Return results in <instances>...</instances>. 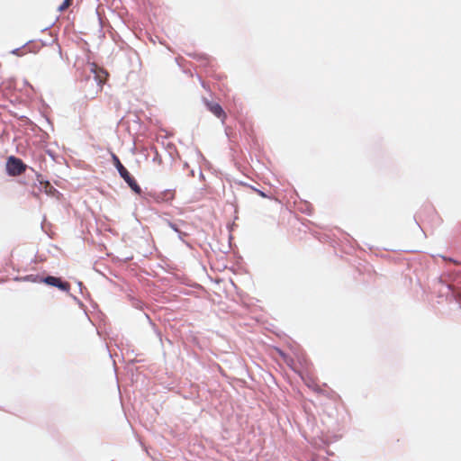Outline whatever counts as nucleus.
Returning <instances> with one entry per match:
<instances>
[{"mask_svg":"<svg viewBox=\"0 0 461 461\" xmlns=\"http://www.w3.org/2000/svg\"><path fill=\"white\" fill-rule=\"evenodd\" d=\"M113 164L115 167L117 168L120 176L122 178H124L125 176L128 177V175H130L129 171L123 167V165L121 163L119 158L115 155H112Z\"/></svg>","mask_w":461,"mask_h":461,"instance_id":"39448f33","label":"nucleus"},{"mask_svg":"<svg viewBox=\"0 0 461 461\" xmlns=\"http://www.w3.org/2000/svg\"><path fill=\"white\" fill-rule=\"evenodd\" d=\"M123 180L129 185V186L131 188V190L133 192H135L136 194H140L141 193V188L140 186L138 185L137 181L134 179L133 176L130 175H128V177L125 176L123 178Z\"/></svg>","mask_w":461,"mask_h":461,"instance_id":"423d86ee","label":"nucleus"},{"mask_svg":"<svg viewBox=\"0 0 461 461\" xmlns=\"http://www.w3.org/2000/svg\"><path fill=\"white\" fill-rule=\"evenodd\" d=\"M156 203H171L176 197V191L174 189H167L152 194Z\"/></svg>","mask_w":461,"mask_h":461,"instance_id":"7ed1b4c3","label":"nucleus"},{"mask_svg":"<svg viewBox=\"0 0 461 461\" xmlns=\"http://www.w3.org/2000/svg\"><path fill=\"white\" fill-rule=\"evenodd\" d=\"M450 261L454 262V264H457L456 261L449 259Z\"/></svg>","mask_w":461,"mask_h":461,"instance_id":"f8f14e48","label":"nucleus"},{"mask_svg":"<svg viewBox=\"0 0 461 461\" xmlns=\"http://www.w3.org/2000/svg\"><path fill=\"white\" fill-rule=\"evenodd\" d=\"M34 283H44L48 285L55 286L57 288H68L69 285L67 283H62L59 278L54 276H47L45 278L39 275H31L27 277Z\"/></svg>","mask_w":461,"mask_h":461,"instance_id":"f03ea898","label":"nucleus"},{"mask_svg":"<svg viewBox=\"0 0 461 461\" xmlns=\"http://www.w3.org/2000/svg\"><path fill=\"white\" fill-rule=\"evenodd\" d=\"M171 227H172L175 230H177V228H176L173 224H171Z\"/></svg>","mask_w":461,"mask_h":461,"instance_id":"9b49d317","label":"nucleus"},{"mask_svg":"<svg viewBox=\"0 0 461 461\" xmlns=\"http://www.w3.org/2000/svg\"><path fill=\"white\" fill-rule=\"evenodd\" d=\"M280 355L282 356L283 359H284V360H285V361L289 366H291V365H292L293 360H292V359H290V358H288V357H286V355H285V354H284L283 352H280Z\"/></svg>","mask_w":461,"mask_h":461,"instance_id":"6e6552de","label":"nucleus"},{"mask_svg":"<svg viewBox=\"0 0 461 461\" xmlns=\"http://www.w3.org/2000/svg\"><path fill=\"white\" fill-rule=\"evenodd\" d=\"M207 107L216 117L221 120L226 118V113L219 104L207 103Z\"/></svg>","mask_w":461,"mask_h":461,"instance_id":"20e7f679","label":"nucleus"},{"mask_svg":"<svg viewBox=\"0 0 461 461\" xmlns=\"http://www.w3.org/2000/svg\"><path fill=\"white\" fill-rule=\"evenodd\" d=\"M311 461H317V460H315L314 458H312Z\"/></svg>","mask_w":461,"mask_h":461,"instance_id":"ddd939ff","label":"nucleus"},{"mask_svg":"<svg viewBox=\"0 0 461 461\" xmlns=\"http://www.w3.org/2000/svg\"><path fill=\"white\" fill-rule=\"evenodd\" d=\"M257 192L258 193V194L262 197H267V194L265 193H263L262 191H259V190H257Z\"/></svg>","mask_w":461,"mask_h":461,"instance_id":"9d476101","label":"nucleus"},{"mask_svg":"<svg viewBox=\"0 0 461 461\" xmlns=\"http://www.w3.org/2000/svg\"><path fill=\"white\" fill-rule=\"evenodd\" d=\"M155 162H157L158 165H161L162 164V158L161 157L158 155V152H156V156L153 159Z\"/></svg>","mask_w":461,"mask_h":461,"instance_id":"1a4fd4ad","label":"nucleus"},{"mask_svg":"<svg viewBox=\"0 0 461 461\" xmlns=\"http://www.w3.org/2000/svg\"><path fill=\"white\" fill-rule=\"evenodd\" d=\"M72 0H64V2L58 7L59 12H63L71 5Z\"/></svg>","mask_w":461,"mask_h":461,"instance_id":"0eeeda50","label":"nucleus"},{"mask_svg":"<svg viewBox=\"0 0 461 461\" xmlns=\"http://www.w3.org/2000/svg\"><path fill=\"white\" fill-rule=\"evenodd\" d=\"M26 165L21 158L11 156L7 158L6 171L11 176H17L22 175L26 170Z\"/></svg>","mask_w":461,"mask_h":461,"instance_id":"f257e3e1","label":"nucleus"}]
</instances>
